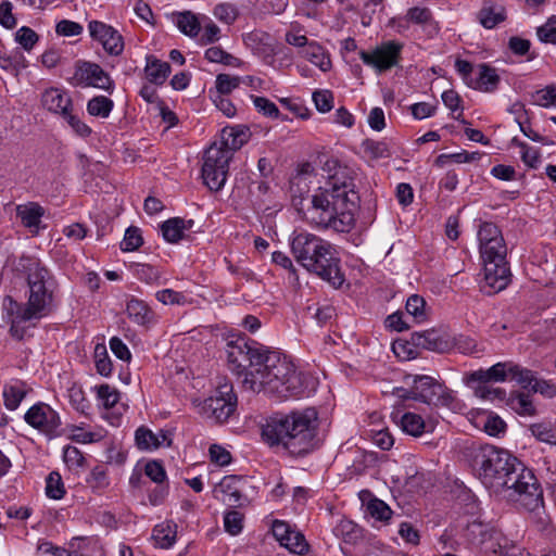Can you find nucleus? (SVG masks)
<instances>
[{
	"instance_id": "26",
	"label": "nucleus",
	"mask_w": 556,
	"mask_h": 556,
	"mask_svg": "<svg viewBox=\"0 0 556 556\" xmlns=\"http://www.w3.org/2000/svg\"><path fill=\"white\" fill-rule=\"evenodd\" d=\"M505 18L506 12L503 5L493 1H484L479 12V20L485 28H493Z\"/></svg>"
},
{
	"instance_id": "48",
	"label": "nucleus",
	"mask_w": 556,
	"mask_h": 556,
	"mask_svg": "<svg viewBox=\"0 0 556 556\" xmlns=\"http://www.w3.org/2000/svg\"><path fill=\"white\" fill-rule=\"evenodd\" d=\"M533 102L540 106H556V86H546L535 91L532 96Z\"/></svg>"
},
{
	"instance_id": "25",
	"label": "nucleus",
	"mask_w": 556,
	"mask_h": 556,
	"mask_svg": "<svg viewBox=\"0 0 556 556\" xmlns=\"http://www.w3.org/2000/svg\"><path fill=\"white\" fill-rule=\"evenodd\" d=\"M393 420L409 435L420 437L425 432V420L418 414L407 412L400 416L397 413L393 415Z\"/></svg>"
},
{
	"instance_id": "53",
	"label": "nucleus",
	"mask_w": 556,
	"mask_h": 556,
	"mask_svg": "<svg viewBox=\"0 0 556 556\" xmlns=\"http://www.w3.org/2000/svg\"><path fill=\"white\" fill-rule=\"evenodd\" d=\"M256 110L265 116L271 118L279 117V110L277 105L267 98L251 96Z\"/></svg>"
},
{
	"instance_id": "39",
	"label": "nucleus",
	"mask_w": 556,
	"mask_h": 556,
	"mask_svg": "<svg viewBox=\"0 0 556 556\" xmlns=\"http://www.w3.org/2000/svg\"><path fill=\"white\" fill-rule=\"evenodd\" d=\"M425 307L426 301L418 294L410 295L405 305L407 314L410 315L416 323H422L427 319Z\"/></svg>"
},
{
	"instance_id": "49",
	"label": "nucleus",
	"mask_w": 556,
	"mask_h": 556,
	"mask_svg": "<svg viewBox=\"0 0 556 556\" xmlns=\"http://www.w3.org/2000/svg\"><path fill=\"white\" fill-rule=\"evenodd\" d=\"M313 101L320 113L330 112L333 108V94L330 90H316L313 92Z\"/></svg>"
},
{
	"instance_id": "12",
	"label": "nucleus",
	"mask_w": 556,
	"mask_h": 556,
	"mask_svg": "<svg viewBox=\"0 0 556 556\" xmlns=\"http://www.w3.org/2000/svg\"><path fill=\"white\" fill-rule=\"evenodd\" d=\"M294 410L289 414H275L268 417L265 424L262 425V439L269 446H282L287 450L288 438L291 435L294 427L292 419Z\"/></svg>"
},
{
	"instance_id": "31",
	"label": "nucleus",
	"mask_w": 556,
	"mask_h": 556,
	"mask_svg": "<svg viewBox=\"0 0 556 556\" xmlns=\"http://www.w3.org/2000/svg\"><path fill=\"white\" fill-rule=\"evenodd\" d=\"M311 63L318 66L323 72H327L331 67V61L325 50L316 42H311L302 52Z\"/></svg>"
},
{
	"instance_id": "60",
	"label": "nucleus",
	"mask_w": 556,
	"mask_h": 556,
	"mask_svg": "<svg viewBox=\"0 0 556 556\" xmlns=\"http://www.w3.org/2000/svg\"><path fill=\"white\" fill-rule=\"evenodd\" d=\"M509 377L520 383L523 388L531 386L532 381L534 380L531 370L523 369L518 365H514L511 367V375H509Z\"/></svg>"
},
{
	"instance_id": "40",
	"label": "nucleus",
	"mask_w": 556,
	"mask_h": 556,
	"mask_svg": "<svg viewBox=\"0 0 556 556\" xmlns=\"http://www.w3.org/2000/svg\"><path fill=\"white\" fill-rule=\"evenodd\" d=\"M362 147L364 152L372 160L386 159L391 155L390 149L384 141L365 139Z\"/></svg>"
},
{
	"instance_id": "64",
	"label": "nucleus",
	"mask_w": 556,
	"mask_h": 556,
	"mask_svg": "<svg viewBox=\"0 0 556 556\" xmlns=\"http://www.w3.org/2000/svg\"><path fill=\"white\" fill-rule=\"evenodd\" d=\"M219 34H220L219 27L210 21L203 27V31L200 37L201 45L205 46V45L216 42L217 40H219Z\"/></svg>"
},
{
	"instance_id": "51",
	"label": "nucleus",
	"mask_w": 556,
	"mask_h": 556,
	"mask_svg": "<svg viewBox=\"0 0 556 556\" xmlns=\"http://www.w3.org/2000/svg\"><path fill=\"white\" fill-rule=\"evenodd\" d=\"M39 37L35 30L27 26L21 27L15 33V40L26 50L29 51L37 43Z\"/></svg>"
},
{
	"instance_id": "58",
	"label": "nucleus",
	"mask_w": 556,
	"mask_h": 556,
	"mask_svg": "<svg viewBox=\"0 0 556 556\" xmlns=\"http://www.w3.org/2000/svg\"><path fill=\"white\" fill-rule=\"evenodd\" d=\"M146 475L156 483H161L166 478V472L161 463L156 460L149 462L144 467Z\"/></svg>"
},
{
	"instance_id": "46",
	"label": "nucleus",
	"mask_w": 556,
	"mask_h": 556,
	"mask_svg": "<svg viewBox=\"0 0 556 556\" xmlns=\"http://www.w3.org/2000/svg\"><path fill=\"white\" fill-rule=\"evenodd\" d=\"M453 342V348H455L459 353L463 354H478L483 351V348L478 344V342L467 336L459 334L454 339H451Z\"/></svg>"
},
{
	"instance_id": "50",
	"label": "nucleus",
	"mask_w": 556,
	"mask_h": 556,
	"mask_svg": "<svg viewBox=\"0 0 556 556\" xmlns=\"http://www.w3.org/2000/svg\"><path fill=\"white\" fill-rule=\"evenodd\" d=\"M225 530L231 535H237L243 527V515L237 510H230L224 517Z\"/></svg>"
},
{
	"instance_id": "37",
	"label": "nucleus",
	"mask_w": 556,
	"mask_h": 556,
	"mask_svg": "<svg viewBox=\"0 0 556 556\" xmlns=\"http://www.w3.org/2000/svg\"><path fill=\"white\" fill-rule=\"evenodd\" d=\"M177 26L187 36L195 37L200 31V22L190 11L182 12L177 17Z\"/></svg>"
},
{
	"instance_id": "16",
	"label": "nucleus",
	"mask_w": 556,
	"mask_h": 556,
	"mask_svg": "<svg viewBox=\"0 0 556 556\" xmlns=\"http://www.w3.org/2000/svg\"><path fill=\"white\" fill-rule=\"evenodd\" d=\"M88 29L91 38L99 41L109 54H122L124 50L123 37L111 25L100 21H91L88 24Z\"/></svg>"
},
{
	"instance_id": "54",
	"label": "nucleus",
	"mask_w": 556,
	"mask_h": 556,
	"mask_svg": "<svg viewBox=\"0 0 556 556\" xmlns=\"http://www.w3.org/2000/svg\"><path fill=\"white\" fill-rule=\"evenodd\" d=\"M407 20L412 23L426 25L432 22V13L428 8L414 7L407 11Z\"/></svg>"
},
{
	"instance_id": "38",
	"label": "nucleus",
	"mask_w": 556,
	"mask_h": 556,
	"mask_svg": "<svg viewBox=\"0 0 556 556\" xmlns=\"http://www.w3.org/2000/svg\"><path fill=\"white\" fill-rule=\"evenodd\" d=\"M281 546L298 555H304L309 548L304 535L293 529H291Z\"/></svg>"
},
{
	"instance_id": "43",
	"label": "nucleus",
	"mask_w": 556,
	"mask_h": 556,
	"mask_svg": "<svg viewBox=\"0 0 556 556\" xmlns=\"http://www.w3.org/2000/svg\"><path fill=\"white\" fill-rule=\"evenodd\" d=\"M94 363L97 371L101 376H109L112 372V362L108 355L105 345L97 344L94 348Z\"/></svg>"
},
{
	"instance_id": "55",
	"label": "nucleus",
	"mask_w": 556,
	"mask_h": 556,
	"mask_svg": "<svg viewBox=\"0 0 556 556\" xmlns=\"http://www.w3.org/2000/svg\"><path fill=\"white\" fill-rule=\"evenodd\" d=\"M538 37L543 42L556 43V17H551L536 30Z\"/></svg>"
},
{
	"instance_id": "44",
	"label": "nucleus",
	"mask_w": 556,
	"mask_h": 556,
	"mask_svg": "<svg viewBox=\"0 0 556 556\" xmlns=\"http://www.w3.org/2000/svg\"><path fill=\"white\" fill-rule=\"evenodd\" d=\"M531 433L541 442L556 444V428L551 424L540 422L530 427Z\"/></svg>"
},
{
	"instance_id": "17",
	"label": "nucleus",
	"mask_w": 556,
	"mask_h": 556,
	"mask_svg": "<svg viewBox=\"0 0 556 556\" xmlns=\"http://www.w3.org/2000/svg\"><path fill=\"white\" fill-rule=\"evenodd\" d=\"M410 342L416 348H421L437 353H445L453 349L451 338L434 329L422 332H413L410 336Z\"/></svg>"
},
{
	"instance_id": "35",
	"label": "nucleus",
	"mask_w": 556,
	"mask_h": 556,
	"mask_svg": "<svg viewBox=\"0 0 556 556\" xmlns=\"http://www.w3.org/2000/svg\"><path fill=\"white\" fill-rule=\"evenodd\" d=\"M114 106L111 99L104 96H97L87 103V111L92 116L108 117Z\"/></svg>"
},
{
	"instance_id": "27",
	"label": "nucleus",
	"mask_w": 556,
	"mask_h": 556,
	"mask_svg": "<svg viewBox=\"0 0 556 556\" xmlns=\"http://www.w3.org/2000/svg\"><path fill=\"white\" fill-rule=\"evenodd\" d=\"M27 389L25 383L22 381H13L4 384L2 391L4 406L10 410L16 409L25 399Z\"/></svg>"
},
{
	"instance_id": "10",
	"label": "nucleus",
	"mask_w": 556,
	"mask_h": 556,
	"mask_svg": "<svg viewBox=\"0 0 556 556\" xmlns=\"http://www.w3.org/2000/svg\"><path fill=\"white\" fill-rule=\"evenodd\" d=\"M294 430L287 435V450L293 455L307 454L315 447L318 430V413L314 407L294 410L292 419Z\"/></svg>"
},
{
	"instance_id": "57",
	"label": "nucleus",
	"mask_w": 556,
	"mask_h": 556,
	"mask_svg": "<svg viewBox=\"0 0 556 556\" xmlns=\"http://www.w3.org/2000/svg\"><path fill=\"white\" fill-rule=\"evenodd\" d=\"M214 16L226 24H231L237 18V10L231 4L222 3L215 7Z\"/></svg>"
},
{
	"instance_id": "6",
	"label": "nucleus",
	"mask_w": 556,
	"mask_h": 556,
	"mask_svg": "<svg viewBox=\"0 0 556 556\" xmlns=\"http://www.w3.org/2000/svg\"><path fill=\"white\" fill-rule=\"evenodd\" d=\"M478 240L484 269L481 288L488 294L497 293L510 281V271L506 262L507 247L498 227L489 222L480 225Z\"/></svg>"
},
{
	"instance_id": "28",
	"label": "nucleus",
	"mask_w": 556,
	"mask_h": 556,
	"mask_svg": "<svg viewBox=\"0 0 556 556\" xmlns=\"http://www.w3.org/2000/svg\"><path fill=\"white\" fill-rule=\"evenodd\" d=\"M128 317L136 324L144 326L152 321L153 313L141 300L131 299L126 306Z\"/></svg>"
},
{
	"instance_id": "23",
	"label": "nucleus",
	"mask_w": 556,
	"mask_h": 556,
	"mask_svg": "<svg viewBox=\"0 0 556 556\" xmlns=\"http://www.w3.org/2000/svg\"><path fill=\"white\" fill-rule=\"evenodd\" d=\"M193 225L194 222L192 219L169 218L161 225L163 238L169 243H177L184 238V232L190 230Z\"/></svg>"
},
{
	"instance_id": "11",
	"label": "nucleus",
	"mask_w": 556,
	"mask_h": 556,
	"mask_svg": "<svg viewBox=\"0 0 556 556\" xmlns=\"http://www.w3.org/2000/svg\"><path fill=\"white\" fill-rule=\"evenodd\" d=\"M237 408V395L231 383L218 384L213 395L202 405V413L206 418L223 424L229 419Z\"/></svg>"
},
{
	"instance_id": "18",
	"label": "nucleus",
	"mask_w": 556,
	"mask_h": 556,
	"mask_svg": "<svg viewBox=\"0 0 556 556\" xmlns=\"http://www.w3.org/2000/svg\"><path fill=\"white\" fill-rule=\"evenodd\" d=\"M243 480L238 476H226L214 488V496L228 506H239L242 500Z\"/></svg>"
},
{
	"instance_id": "24",
	"label": "nucleus",
	"mask_w": 556,
	"mask_h": 556,
	"mask_svg": "<svg viewBox=\"0 0 556 556\" xmlns=\"http://www.w3.org/2000/svg\"><path fill=\"white\" fill-rule=\"evenodd\" d=\"M144 72L148 80L154 85H163L170 74V65L154 55H147Z\"/></svg>"
},
{
	"instance_id": "36",
	"label": "nucleus",
	"mask_w": 556,
	"mask_h": 556,
	"mask_svg": "<svg viewBox=\"0 0 556 556\" xmlns=\"http://www.w3.org/2000/svg\"><path fill=\"white\" fill-rule=\"evenodd\" d=\"M46 495L52 500H61L65 495V486L61 475L51 471L46 479Z\"/></svg>"
},
{
	"instance_id": "47",
	"label": "nucleus",
	"mask_w": 556,
	"mask_h": 556,
	"mask_svg": "<svg viewBox=\"0 0 556 556\" xmlns=\"http://www.w3.org/2000/svg\"><path fill=\"white\" fill-rule=\"evenodd\" d=\"M143 243V239L141 236V231L138 227H129L124 236V240L121 243V249L123 251H135L139 249Z\"/></svg>"
},
{
	"instance_id": "56",
	"label": "nucleus",
	"mask_w": 556,
	"mask_h": 556,
	"mask_svg": "<svg viewBox=\"0 0 556 556\" xmlns=\"http://www.w3.org/2000/svg\"><path fill=\"white\" fill-rule=\"evenodd\" d=\"M83 26L76 22L62 20L56 24L55 31L60 36L72 37L83 33Z\"/></svg>"
},
{
	"instance_id": "42",
	"label": "nucleus",
	"mask_w": 556,
	"mask_h": 556,
	"mask_svg": "<svg viewBox=\"0 0 556 556\" xmlns=\"http://www.w3.org/2000/svg\"><path fill=\"white\" fill-rule=\"evenodd\" d=\"M366 511L376 520L387 521L392 516L391 508L381 500L374 497L368 501Z\"/></svg>"
},
{
	"instance_id": "30",
	"label": "nucleus",
	"mask_w": 556,
	"mask_h": 556,
	"mask_svg": "<svg viewBox=\"0 0 556 556\" xmlns=\"http://www.w3.org/2000/svg\"><path fill=\"white\" fill-rule=\"evenodd\" d=\"M500 76L494 67L488 64L479 65V76L477 80V88L484 92H493L497 89L500 84Z\"/></svg>"
},
{
	"instance_id": "8",
	"label": "nucleus",
	"mask_w": 556,
	"mask_h": 556,
	"mask_svg": "<svg viewBox=\"0 0 556 556\" xmlns=\"http://www.w3.org/2000/svg\"><path fill=\"white\" fill-rule=\"evenodd\" d=\"M404 380L409 389L393 390V394L401 400H414L428 405L446 407H450L455 400L452 390L430 376L408 375Z\"/></svg>"
},
{
	"instance_id": "13",
	"label": "nucleus",
	"mask_w": 556,
	"mask_h": 556,
	"mask_svg": "<svg viewBox=\"0 0 556 556\" xmlns=\"http://www.w3.org/2000/svg\"><path fill=\"white\" fill-rule=\"evenodd\" d=\"M24 420L33 428L49 435L56 437L60 434L61 418L59 414L48 404L39 402L24 415Z\"/></svg>"
},
{
	"instance_id": "19",
	"label": "nucleus",
	"mask_w": 556,
	"mask_h": 556,
	"mask_svg": "<svg viewBox=\"0 0 556 556\" xmlns=\"http://www.w3.org/2000/svg\"><path fill=\"white\" fill-rule=\"evenodd\" d=\"M2 312L4 320L11 325L10 333L12 337L20 340L23 339L24 329L20 328V325L33 320L20 317V315H23V305L16 302L12 296L7 295L2 301Z\"/></svg>"
},
{
	"instance_id": "1",
	"label": "nucleus",
	"mask_w": 556,
	"mask_h": 556,
	"mask_svg": "<svg viewBox=\"0 0 556 556\" xmlns=\"http://www.w3.org/2000/svg\"><path fill=\"white\" fill-rule=\"evenodd\" d=\"M229 369L243 376L242 386L252 392L266 391L280 399L303 392L300 374L294 365L277 352L245 337H238L226 344Z\"/></svg>"
},
{
	"instance_id": "14",
	"label": "nucleus",
	"mask_w": 556,
	"mask_h": 556,
	"mask_svg": "<svg viewBox=\"0 0 556 556\" xmlns=\"http://www.w3.org/2000/svg\"><path fill=\"white\" fill-rule=\"evenodd\" d=\"M72 84L74 86H91L109 92H112L114 88V83L109 74L100 65L91 62H80L77 65Z\"/></svg>"
},
{
	"instance_id": "61",
	"label": "nucleus",
	"mask_w": 556,
	"mask_h": 556,
	"mask_svg": "<svg viewBox=\"0 0 556 556\" xmlns=\"http://www.w3.org/2000/svg\"><path fill=\"white\" fill-rule=\"evenodd\" d=\"M210 456L211 460L219 466H226L231 462L230 453L217 444L210 447Z\"/></svg>"
},
{
	"instance_id": "34",
	"label": "nucleus",
	"mask_w": 556,
	"mask_h": 556,
	"mask_svg": "<svg viewBox=\"0 0 556 556\" xmlns=\"http://www.w3.org/2000/svg\"><path fill=\"white\" fill-rule=\"evenodd\" d=\"M204 55L207 61L213 63H222L232 67H240L242 65V61L240 59L217 46L206 49Z\"/></svg>"
},
{
	"instance_id": "22",
	"label": "nucleus",
	"mask_w": 556,
	"mask_h": 556,
	"mask_svg": "<svg viewBox=\"0 0 556 556\" xmlns=\"http://www.w3.org/2000/svg\"><path fill=\"white\" fill-rule=\"evenodd\" d=\"M43 214L45 208L35 202H29L16 207V216L21 219L23 226L36 233L39 230Z\"/></svg>"
},
{
	"instance_id": "45",
	"label": "nucleus",
	"mask_w": 556,
	"mask_h": 556,
	"mask_svg": "<svg viewBox=\"0 0 556 556\" xmlns=\"http://www.w3.org/2000/svg\"><path fill=\"white\" fill-rule=\"evenodd\" d=\"M153 539L162 548L170 547L176 540V531L170 526L160 525L153 530Z\"/></svg>"
},
{
	"instance_id": "62",
	"label": "nucleus",
	"mask_w": 556,
	"mask_h": 556,
	"mask_svg": "<svg viewBox=\"0 0 556 556\" xmlns=\"http://www.w3.org/2000/svg\"><path fill=\"white\" fill-rule=\"evenodd\" d=\"M136 275L138 279L144 281L147 283H153L159 280L160 273L159 270L151 265H138L136 269Z\"/></svg>"
},
{
	"instance_id": "4",
	"label": "nucleus",
	"mask_w": 556,
	"mask_h": 556,
	"mask_svg": "<svg viewBox=\"0 0 556 556\" xmlns=\"http://www.w3.org/2000/svg\"><path fill=\"white\" fill-rule=\"evenodd\" d=\"M296 262L333 287H340L344 277L340 270V258L334 247L327 240L309 233H295L290 242Z\"/></svg>"
},
{
	"instance_id": "32",
	"label": "nucleus",
	"mask_w": 556,
	"mask_h": 556,
	"mask_svg": "<svg viewBox=\"0 0 556 556\" xmlns=\"http://www.w3.org/2000/svg\"><path fill=\"white\" fill-rule=\"evenodd\" d=\"M87 485L97 493L104 491L110 485L108 469L104 465L93 467L86 478Z\"/></svg>"
},
{
	"instance_id": "63",
	"label": "nucleus",
	"mask_w": 556,
	"mask_h": 556,
	"mask_svg": "<svg viewBox=\"0 0 556 556\" xmlns=\"http://www.w3.org/2000/svg\"><path fill=\"white\" fill-rule=\"evenodd\" d=\"M506 429V424L498 416H490L484 422V431L493 437H496L501 433H504Z\"/></svg>"
},
{
	"instance_id": "3",
	"label": "nucleus",
	"mask_w": 556,
	"mask_h": 556,
	"mask_svg": "<svg viewBox=\"0 0 556 556\" xmlns=\"http://www.w3.org/2000/svg\"><path fill=\"white\" fill-rule=\"evenodd\" d=\"M496 478L500 484L491 485L490 492L518 503L529 513L539 516L542 525L546 523V519L540 516L544 510L543 491L532 470L515 457V463L510 462L508 466L500 469Z\"/></svg>"
},
{
	"instance_id": "5",
	"label": "nucleus",
	"mask_w": 556,
	"mask_h": 556,
	"mask_svg": "<svg viewBox=\"0 0 556 556\" xmlns=\"http://www.w3.org/2000/svg\"><path fill=\"white\" fill-rule=\"evenodd\" d=\"M16 270L26 275L29 288L28 300L23 305L24 319H41L54 309L53 298L58 282L50 271L38 258L21 256L17 260Z\"/></svg>"
},
{
	"instance_id": "29",
	"label": "nucleus",
	"mask_w": 556,
	"mask_h": 556,
	"mask_svg": "<svg viewBox=\"0 0 556 556\" xmlns=\"http://www.w3.org/2000/svg\"><path fill=\"white\" fill-rule=\"evenodd\" d=\"M506 404L520 416H534L536 414V409L529 393H511Z\"/></svg>"
},
{
	"instance_id": "52",
	"label": "nucleus",
	"mask_w": 556,
	"mask_h": 556,
	"mask_svg": "<svg viewBox=\"0 0 556 556\" xmlns=\"http://www.w3.org/2000/svg\"><path fill=\"white\" fill-rule=\"evenodd\" d=\"M98 397L102 402V405L109 409L118 402L119 392L109 384H102L98 388Z\"/></svg>"
},
{
	"instance_id": "33",
	"label": "nucleus",
	"mask_w": 556,
	"mask_h": 556,
	"mask_svg": "<svg viewBox=\"0 0 556 556\" xmlns=\"http://www.w3.org/2000/svg\"><path fill=\"white\" fill-rule=\"evenodd\" d=\"M135 440L138 448L142 451L155 450L163 445L160 435L146 427H140L136 430Z\"/></svg>"
},
{
	"instance_id": "41",
	"label": "nucleus",
	"mask_w": 556,
	"mask_h": 556,
	"mask_svg": "<svg viewBox=\"0 0 556 556\" xmlns=\"http://www.w3.org/2000/svg\"><path fill=\"white\" fill-rule=\"evenodd\" d=\"M241 85V77L229 74H218L215 79L216 93L218 96H228Z\"/></svg>"
},
{
	"instance_id": "9",
	"label": "nucleus",
	"mask_w": 556,
	"mask_h": 556,
	"mask_svg": "<svg viewBox=\"0 0 556 556\" xmlns=\"http://www.w3.org/2000/svg\"><path fill=\"white\" fill-rule=\"evenodd\" d=\"M470 457L473 471L481 483L489 490L491 485L498 486L497 471L508 466L510 462L515 463L516 456L506 450L484 444L472 447Z\"/></svg>"
},
{
	"instance_id": "20",
	"label": "nucleus",
	"mask_w": 556,
	"mask_h": 556,
	"mask_svg": "<svg viewBox=\"0 0 556 556\" xmlns=\"http://www.w3.org/2000/svg\"><path fill=\"white\" fill-rule=\"evenodd\" d=\"M513 363H497L486 370L479 369L467 376V383L479 382L488 383L491 381L502 382L511 375Z\"/></svg>"
},
{
	"instance_id": "15",
	"label": "nucleus",
	"mask_w": 556,
	"mask_h": 556,
	"mask_svg": "<svg viewBox=\"0 0 556 556\" xmlns=\"http://www.w3.org/2000/svg\"><path fill=\"white\" fill-rule=\"evenodd\" d=\"M402 46L389 41L378 47L372 52L361 51L362 61L379 72L387 71L397 64Z\"/></svg>"
},
{
	"instance_id": "2",
	"label": "nucleus",
	"mask_w": 556,
	"mask_h": 556,
	"mask_svg": "<svg viewBox=\"0 0 556 556\" xmlns=\"http://www.w3.org/2000/svg\"><path fill=\"white\" fill-rule=\"evenodd\" d=\"M359 195L348 167L337 166L325 186L315 190L307 208V218L316 226L349 232L355 225Z\"/></svg>"
},
{
	"instance_id": "7",
	"label": "nucleus",
	"mask_w": 556,
	"mask_h": 556,
	"mask_svg": "<svg viewBox=\"0 0 556 556\" xmlns=\"http://www.w3.org/2000/svg\"><path fill=\"white\" fill-rule=\"evenodd\" d=\"M249 137L248 128H225L223 129L222 143H213L205 151L202 178L210 190L218 191L224 187L233 151L239 150L248 141Z\"/></svg>"
},
{
	"instance_id": "59",
	"label": "nucleus",
	"mask_w": 556,
	"mask_h": 556,
	"mask_svg": "<svg viewBox=\"0 0 556 556\" xmlns=\"http://www.w3.org/2000/svg\"><path fill=\"white\" fill-rule=\"evenodd\" d=\"M63 118L80 137H88L91 134L90 127L87 126L84 122H81L77 116L73 115L71 113V110L67 112V114L63 115Z\"/></svg>"
},
{
	"instance_id": "21",
	"label": "nucleus",
	"mask_w": 556,
	"mask_h": 556,
	"mask_svg": "<svg viewBox=\"0 0 556 556\" xmlns=\"http://www.w3.org/2000/svg\"><path fill=\"white\" fill-rule=\"evenodd\" d=\"M41 102L43 108L48 111L64 115L72 108V100L68 94L59 89V88H50L47 89L41 96Z\"/></svg>"
}]
</instances>
